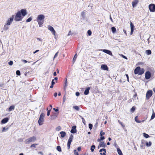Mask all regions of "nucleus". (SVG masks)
<instances>
[{"label": "nucleus", "mask_w": 155, "mask_h": 155, "mask_svg": "<svg viewBox=\"0 0 155 155\" xmlns=\"http://www.w3.org/2000/svg\"><path fill=\"white\" fill-rule=\"evenodd\" d=\"M118 122L121 125V126L122 127H125L124 125L120 120H118Z\"/></svg>", "instance_id": "nucleus-39"}, {"label": "nucleus", "mask_w": 155, "mask_h": 155, "mask_svg": "<svg viewBox=\"0 0 155 155\" xmlns=\"http://www.w3.org/2000/svg\"><path fill=\"white\" fill-rule=\"evenodd\" d=\"M73 139V136L72 134H71L70 136V137L68 140V142L67 143V147H68V149L69 150L70 148L71 144L72 141V139Z\"/></svg>", "instance_id": "nucleus-7"}, {"label": "nucleus", "mask_w": 155, "mask_h": 155, "mask_svg": "<svg viewBox=\"0 0 155 155\" xmlns=\"http://www.w3.org/2000/svg\"><path fill=\"white\" fill-rule=\"evenodd\" d=\"M61 135V137L62 138L64 137L66 135V133L64 131H61L60 133Z\"/></svg>", "instance_id": "nucleus-19"}, {"label": "nucleus", "mask_w": 155, "mask_h": 155, "mask_svg": "<svg viewBox=\"0 0 155 155\" xmlns=\"http://www.w3.org/2000/svg\"><path fill=\"white\" fill-rule=\"evenodd\" d=\"M45 114L44 113H42L40 116L38 120V123L40 125H42L43 124V122L44 121V117Z\"/></svg>", "instance_id": "nucleus-5"}, {"label": "nucleus", "mask_w": 155, "mask_h": 155, "mask_svg": "<svg viewBox=\"0 0 155 155\" xmlns=\"http://www.w3.org/2000/svg\"><path fill=\"white\" fill-rule=\"evenodd\" d=\"M45 16L43 15H40L37 17V20L40 27L42 26L44 22Z\"/></svg>", "instance_id": "nucleus-2"}, {"label": "nucleus", "mask_w": 155, "mask_h": 155, "mask_svg": "<svg viewBox=\"0 0 155 155\" xmlns=\"http://www.w3.org/2000/svg\"><path fill=\"white\" fill-rule=\"evenodd\" d=\"M76 126H74L72 127L71 129V132L73 134H74L77 132V130L76 129Z\"/></svg>", "instance_id": "nucleus-12"}, {"label": "nucleus", "mask_w": 155, "mask_h": 155, "mask_svg": "<svg viewBox=\"0 0 155 155\" xmlns=\"http://www.w3.org/2000/svg\"><path fill=\"white\" fill-rule=\"evenodd\" d=\"M72 34H73V33H71V31H70L69 32L68 34V36H69V35H72Z\"/></svg>", "instance_id": "nucleus-50"}, {"label": "nucleus", "mask_w": 155, "mask_h": 155, "mask_svg": "<svg viewBox=\"0 0 155 155\" xmlns=\"http://www.w3.org/2000/svg\"><path fill=\"white\" fill-rule=\"evenodd\" d=\"M130 25L131 30H132V31H134V25L131 22L130 23Z\"/></svg>", "instance_id": "nucleus-27"}, {"label": "nucleus", "mask_w": 155, "mask_h": 155, "mask_svg": "<svg viewBox=\"0 0 155 155\" xmlns=\"http://www.w3.org/2000/svg\"><path fill=\"white\" fill-rule=\"evenodd\" d=\"M98 126V123L96 122V123L95 124V125H94V127H95V128H96Z\"/></svg>", "instance_id": "nucleus-55"}, {"label": "nucleus", "mask_w": 155, "mask_h": 155, "mask_svg": "<svg viewBox=\"0 0 155 155\" xmlns=\"http://www.w3.org/2000/svg\"><path fill=\"white\" fill-rule=\"evenodd\" d=\"M9 119L8 118H5L3 119L1 121V123L2 124H5L8 121Z\"/></svg>", "instance_id": "nucleus-16"}, {"label": "nucleus", "mask_w": 155, "mask_h": 155, "mask_svg": "<svg viewBox=\"0 0 155 155\" xmlns=\"http://www.w3.org/2000/svg\"><path fill=\"white\" fill-rule=\"evenodd\" d=\"M48 29L51 32L52 34L55 36L56 32L53 28L50 25H48Z\"/></svg>", "instance_id": "nucleus-9"}, {"label": "nucleus", "mask_w": 155, "mask_h": 155, "mask_svg": "<svg viewBox=\"0 0 155 155\" xmlns=\"http://www.w3.org/2000/svg\"><path fill=\"white\" fill-rule=\"evenodd\" d=\"M151 76V73L149 71H147L145 73V78L146 79L148 80L149 79Z\"/></svg>", "instance_id": "nucleus-10"}, {"label": "nucleus", "mask_w": 155, "mask_h": 155, "mask_svg": "<svg viewBox=\"0 0 155 155\" xmlns=\"http://www.w3.org/2000/svg\"><path fill=\"white\" fill-rule=\"evenodd\" d=\"M101 68L104 70H108V68L106 64H102L101 66Z\"/></svg>", "instance_id": "nucleus-14"}, {"label": "nucleus", "mask_w": 155, "mask_h": 155, "mask_svg": "<svg viewBox=\"0 0 155 155\" xmlns=\"http://www.w3.org/2000/svg\"><path fill=\"white\" fill-rule=\"evenodd\" d=\"M38 145V144H37V143H34L33 144H32V145H31V146H30V147H34V148H36V146L37 145Z\"/></svg>", "instance_id": "nucleus-35"}, {"label": "nucleus", "mask_w": 155, "mask_h": 155, "mask_svg": "<svg viewBox=\"0 0 155 155\" xmlns=\"http://www.w3.org/2000/svg\"><path fill=\"white\" fill-rule=\"evenodd\" d=\"M126 76L127 78V81L129 82V76L127 74H126Z\"/></svg>", "instance_id": "nucleus-51"}, {"label": "nucleus", "mask_w": 155, "mask_h": 155, "mask_svg": "<svg viewBox=\"0 0 155 155\" xmlns=\"http://www.w3.org/2000/svg\"><path fill=\"white\" fill-rule=\"evenodd\" d=\"M135 109H136V108L134 107H132V108L131 109V111L132 112H134V111L135 110Z\"/></svg>", "instance_id": "nucleus-42"}, {"label": "nucleus", "mask_w": 155, "mask_h": 155, "mask_svg": "<svg viewBox=\"0 0 155 155\" xmlns=\"http://www.w3.org/2000/svg\"><path fill=\"white\" fill-rule=\"evenodd\" d=\"M39 51V50H36L35 51H34L33 52V53L34 54H35V53H37V52H38Z\"/></svg>", "instance_id": "nucleus-63"}, {"label": "nucleus", "mask_w": 155, "mask_h": 155, "mask_svg": "<svg viewBox=\"0 0 155 155\" xmlns=\"http://www.w3.org/2000/svg\"><path fill=\"white\" fill-rule=\"evenodd\" d=\"M90 88V87H88L86 89L84 92V94L85 95H87L89 94V91Z\"/></svg>", "instance_id": "nucleus-15"}, {"label": "nucleus", "mask_w": 155, "mask_h": 155, "mask_svg": "<svg viewBox=\"0 0 155 155\" xmlns=\"http://www.w3.org/2000/svg\"><path fill=\"white\" fill-rule=\"evenodd\" d=\"M16 74L18 75H20V71L19 70H17L16 71Z\"/></svg>", "instance_id": "nucleus-44"}, {"label": "nucleus", "mask_w": 155, "mask_h": 155, "mask_svg": "<svg viewBox=\"0 0 155 155\" xmlns=\"http://www.w3.org/2000/svg\"><path fill=\"white\" fill-rule=\"evenodd\" d=\"M110 20L112 22H113V19L111 17V15H110Z\"/></svg>", "instance_id": "nucleus-59"}, {"label": "nucleus", "mask_w": 155, "mask_h": 155, "mask_svg": "<svg viewBox=\"0 0 155 155\" xmlns=\"http://www.w3.org/2000/svg\"><path fill=\"white\" fill-rule=\"evenodd\" d=\"M84 14H85V12H82L81 13V15L83 16H84Z\"/></svg>", "instance_id": "nucleus-64"}, {"label": "nucleus", "mask_w": 155, "mask_h": 155, "mask_svg": "<svg viewBox=\"0 0 155 155\" xmlns=\"http://www.w3.org/2000/svg\"><path fill=\"white\" fill-rule=\"evenodd\" d=\"M95 148V146L94 145H92L91 147V152H93L94 151V149Z\"/></svg>", "instance_id": "nucleus-28"}, {"label": "nucleus", "mask_w": 155, "mask_h": 155, "mask_svg": "<svg viewBox=\"0 0 155 155\" xmlns=\"http://www.w3.org/2000/svg\"><path fill=\"white\" fill-rule=\"evenodd\" d=\"M77 58V54H76L74 56V57L73 58V63H74V62L75 61L76 59V58Z\"/></svg>", "instance_id": "nucleus-37"}, {"label": "nucleus", "mask_w": 155, "mask_h": 155, "mask_svg": "<svg viewBox=\"0 0 155 155\" xmlns=\"http://www.w3.org/2000/svg\"><path fill=\"white\" fill-rule=\"evenodd\" d=\"M51 111V110H48L47 113V115L48 116H49V115Z\"/></svg>", "instance_id": "nucleus-49"}, {"label": "nucleus", "mask_w": 155, "mask_h": 155, "mask_svg": "<svg viewBox=\"0 0 155 155\" xmlns=\"http://www.w3.org/2000/svg\"><path fill=\"white\" fill-rule=\"evenodd\" d=\"M138 0H134V1L132 2V5L133 7H134L138 3Z\"/></svg>", "instance_id": "nucleus-17"}, {"label": "nucleus", "mask_w": 155, "mask_h": 155, "mask_svg": "<svg viewBox=\"0 0 155 155\" xmlns=\"http://www.w3.org/2000/svg\"><path fill=\"white\" fill-rule=\"evenodd\" d=\"M152 143L151 142H149V143L146 142V145L147 147H149L151 145Z\"/></svg>", "instance_id": "nucleus-34"}, {"label": "nucleus", "mask_w": 155, "mask_h": 155, "mask_svg": "<svg viewBox=\"0 0 155 155\" xmlns=\"http://www.w3.org/2000/svg\"><path fill=\"white\" fill-rule=\"evenodd\" d=\"M32 20V18L31 17H30L27 19L26 20V22H28L31 21Z\"/></svg>", "instance_id": "nucleus-32"}, {"label": "nucleus", "mask_w": 155, "mask_h": 155, "mask_svg": "<svg viewBox=\"0 0 155 155\" xmlns=\"http://www.w3.org/2000/svg\"><path fill=\"white\" fill-rule=\"evenodd\" d=\"M149 8L151 12H155V5L151 4L149 5Z\"/></svg>", "instance_id": "nucleus-8"}, {"label": "nucleus", "mask_w": 155, "mask_h": 155, "mask_svg": "<svg viewBox=\"0 0 155 155\" xmlns=\"http://www.w3.org/2000/svg\"><path fill=\"white\" fill-rule=\"evenodd\" d=\"M9 25H7V24L6 23L5 24V25H4V27H3V29L5 31H6L8 30L9 28Z\"/></svg>", "instance_id": "nucleus-18"}, {"label": "nucleus", "mask_w": 155, "mask_h": 155, "mask_svg": "<svg viewBox=\"0 0 155 155\" xmlns=\"http://www.w3.org/2000/svg\"><path fill=\"white\" fill-rule=\"evenodd\" d=\"M106 145L104 143V142H101L100 144V147H105Z\"/></svg>", "instance_id": "nucleus-21"}, {"label": "nucleus", "mask_w": 155, "mask_h": 155, "mask_svg": "<svg viewBox=\"0 0 155 155\" xmlns=\"http://www.w3.org/2000/svg\"><path fill=\"white\" fill-rule=\"evenodd\" d=\"M155 117V114L153 110V113L151 117V119L152 120Z\"/></svg>", "instance_id": "nucleus-26"}, {"label": "nucleus", "mask_w": 155, "mask_h": 155, "mask_svg": "<svg viewBox=\"0 0 155 155\" xmlns=\"http://www.w3.org/2000/svg\"><path fill=\"white\" fill-rule=\"evenodd\" d=\"M144 71L143 68H141L140 67H137L134 69V73L136 74L142 75L143 74Z\"/></svg>", "instance_id": "nucleus-3"}, {"label": "nucleus", "mask_w": 155, "mask_h": 155, "mask_svg": "<svg viewBox=\"0 0 155 155\" xmlns=\"http://www.w3.org/2000/svg\"><path fill=\"white\" fill-rule=\"evenodd\" d=\"M75 95L76 96H78L80 95V93L79 92H76L75 93Z\"/></svg>", "instance_id": "nucleus-52"}, {"label": "nucleus", "mask_w": 155, "mask_h": 155, "mask_svg": "<svg viewBox=\"0 0 155 155\" xmlns=\"http://www.w3.org/2000/svg\"><path fill=\"white\" fill-rule=\"evenodd\" d=\"M51 119H54L55 118V117L54 116H51Z\"/></svg>", "instance_id": "nucleus-57"}, {"label": "nucleus", "mask_w": 155, "mask_h": 155, "mask_svg": "<svg viewBox=\"0 0 155 155\" xmlns=\"http://www.w3.org/2000/svg\"><path fill=\"white\" fill-rule=\"evenodd\" d=\"M73 108L75 110L78 111L79 110L80 108L78 106H74L73 107Z\"/></svg>", "instance_id": "nucleus-31"}, {"label": "nucleus", "mask_w": 155, "mask_h": 155, "mask_svg": "<svg viewBox=\"0 0 155 155\" xmlns=\"http://www.w3.org/2000/svg\"><path fill=\"white\" fill-rule=\"evenodd\" d=\"M21 61H22V62H24V63H27L28 62L26 60H24V59H22L21 60Z\"/></svg>", "instance_id": "nucleus-53"}, {"label": "nucleus", "mask_w": 155, "mask_h": 155, "mask_svg": "<svg viewBox=\"0 0 155 155\" xmlns=\"http://www.w3.org/2000/svg\"><path fill=\"white\" fill-rule=\"evenodd\" d=\"M87 34L89 36H90L91 34V32L90 30H88L87 31Z\"/></svg>", "instance_id": "nucleus-47"}, {"label": "nucleus", "mask_w": 155, "mask_h": 155, "mask_svg": "<svg viewBox=\"0 0 155 155\" xmlns=\"http://www.w3.org/2000/svg\"><path fill=\"white\" fill-rule=\"evenodd\" d=\"M57 93H56V92H55L54 93V96L55 97H56L57 95Z\"/></svg>", "instance_id": "nucleus-61"}, {"label": "nucleus", "mask_w": 155, "mask_h": 155, "mask_svg": "<svg viewBox=\"0 0 155 155\" xmlns=\"http://www.w3.org/2000/svg\"><path fill=\"white\" fill-rule=\"evenodd\" d=\"M88 126H89V128L90 129V130H91L92 129V127H93V125L92 124H89L88 125Z\"/></svg>", "instance_id": "nucleus-41"}, {"label": "nucleus", "mask_w": 155, "mask_h": 155, "mask_svg": "<svg viewBox=\"0 0 155 155\" xmlns=\"http://www.w3.org/2000/svg\"><path fill=\"white\" fill-rule=\"evenodd\" d=\"M27 14V12L26 9H22L20 11L18 12L15 16L13 15L11 17L9 18L5 23L7 24V25L10 26L12 24L14 18L15 21H21L23 18Z\"/></svg>", "instance_id": "nucleus-1"}, {"label": "nucleus", "mask_w": 155, "mask_h": 155, "mask_svg": "<svg viewBox=\"0 0 155 155\" xmlns=\"http://www.w3.org/2000/svg\"><path fill=\"white\" fill-rule=\"evenodd\" d=\"M104 136H101V137L100 138V139L101 140H102L104 139Z\"/></svg>", "instance_id": "nucleus-54"}, {"label": "nucleus", "mask_w": 155, "mask_h": 155, "mask_svg": "<svg viewBox=\"0 0 155 155\" xmlns=\"http://www.w3.org/2000/svg\"><path fill=\"white\" fill-rule=\"evenodd\" d=\"M8 64L11 66L13 64V62L12 61H10L8 63Z\"/></svg>", "instance_id": "nucleus-46"}, {"label": "nucleus", "mask_w": 155, "mask_h": 155, "mask_svg": "<svg viewBox=\"0 0 155 155\" xmlns=\"http://www.w3.org/2000/svg\"><path fill=\"white\" fill-rule=\"evenodd\" d=\"M143 135L144 137L146 138H148L150 137V136L148 134H146L145 133H143Z\"/></svg>", "instance_id": "nucleus-33"}, {"label": "nucleus", "mask_w": 155, "mask_h": 155, "mask_svg": "<svg viewBox=\"0 0 155 155\" xmlns=\"http://www.w3.org/2000/svg\"><path fill=\"white\" fill-rule=\"evenodd\" d=\"M6 128L5 127H3L2 130V132H4L5 131Z\"/></svg>", "instance_id": "nucleus-58"}, {"label": "nucleus", "mask_w": 155, "mask_h": 155, "mask_svg": "<svg viewBox=\"0 0 155 155\" xmlns=\"http://www.w3.org/2000/svg\"><path fill=\"white\" fill-rule=\"evenodd\" d=\"M57 149L59 152H61V147L59 146H58L57 147Z\"/></svg>", "instance_id": "nucleus-36"}, {"label": "nucleus", "mask_w": 155, "mask_h": 155, "mask_svg": "<svg viewBox=\"0 0 155 155\" xmlns=\"http://www.w3.org/2000/svg\"><path fill=\"white\" fill-rule=\"evenodd\" d=\"M58 51L55 54L54 56V59L55 58L57 57V56L58 55Z\"/></svg>", "instance_id": "nucleus-48"}, {"label": "nucleus", "mask_w": 155, "mask_h": 155, "mask_svg": "<svg viewBox=\"0 0 155 155\" xmlns=\"http://www.w3.org/2000/svg\"><path fill=\"white\" fill-rule=\"evenodd\" d=\"M153 94V91L151 90L148 91L146 94V98L147 100H148Z\"/></svg>", "instance_id": "nucleus-6"}, {"label": "nucleus", "mask_w": 155, "mask_h": 155, "mask_svg": "<svg viewBox=\"0 0 155 155\" xmlns=\"http://www.w3.org/2000/svg\"><path fill=\"white\" fill-rule=\"evenodd\" d=\"M37 140V138L35 136H33L26 139L24 141L25 144H28L31 142H34Z\"/></svg>", "instance_id": "nucleus-4"}, {"label": "nucleus", "mask_w": 155, "mask_h": 155, "mask_svg": "<svg viewBox=\"0 0 155 155\" xmlns=\"http://www.w3.org/2000/svg\"><path fill=\"white\" fill-rule=\"evenodd\" d=\"M55 84V82H54V80L53 79L51 81V84H52V85H54Z\"/></svg>", "instance_id": "nucleus-56"}, {"label": "nucleus", "mask_w": 155, "mask_h": 155, "mask_svg": "<svg viewBox=\"0 0 155 155\" xmlns=\"http://www.w3.org/2000/svg\"><path fill=\"white\" fill-rule=\"evenodd\" d=\"M61 129V127L60 126H58L56 128V130L57 131H59Z\"/></svg>", "instance_id": "nucleus-38"}, {"label": "nucleus", "mask_w": 155, "mask_h": 155, "mask_svg": "<svg viewBox=\"0 0 155 155\" xmlns=\"http://www.w3.org/2000/svg\"><path fill=\"white\" fill-rule=\"evenodd\" d=\"M15 109V106L14 105H12L10 107H9L8 110L9 111H11L12 110H13Z\"/></svg>", "instance_id": "nucleus-22"}, {"label": "nucleus", "mask_w": 155, "mask_h": 155, "mask_svg": "<svg viewBox=\"0 0 155 155\" xmlns=\"http://www.w3.org/2000/svg\"><path fill=\"white\" fill-rule=\"evenodd\" d=\"M105 134V133L104 132H103L102 131H101L100 133V135L101 136H102L103 135H104Z\"/></svg>", "instance_id": "nucleus-45"}, {"label": "nucleus", "mask_w": 155, "mask_h": 155, "mask_svg": "<svg viewBox=\"0 0 155 155\" xmlns=\"http://www.w3.org/2000/svg\"><path fill=\"white\" fill-rule=\"evenodd\" d=\"M74 155H78V152L76 150H74Z\"/></svg>", "instance_id": "nucleus-40"}, {"label": "nucleus", "mask_w": 155, "mask_h": 155, "mask_svg": "<svg viewBox=\"0 0 155 155\" xmlns=\"http://www.w3.org/2000/svg\"><path fill=\"white\" fill-rule=\"evenodd\" d=\"M117 152L118 153L119 155H123V153L122 152V151L120 150L119 148H118L117 149Z\"/></svg>", "instance_id": "nucleus-23"}, {"label": "nucleus", "mask_w": 155, "mask_h": 155, "mask_svg": "<svg viewBox=\"0 0 155 155\" xmlns=\"http://www.w3.org/2000/svg\"><path fill=\"white\" fill-rule=\"evenodd\" d=\"M79 117L82 119V122L83 123L84 125H85V124H86L84 118L83 117L79 115Z\"/></svg>", "instance_id": "nucleus-29"}, {"label": "nucleus", "mask_w": 155, "mask_h": 155, "mask_svg": "<svg viewBox=\"0 0 155 155\" xmlns=\"http://www.w3.org/2000/svg\"><path fill=\"white\" fill-rule=\"evenodd\" d=\"M66 100V96H65V94L64 95L63 97V103H64Z\"/></svg>", "instance_id": "nucleus-43"}, {"label": "nucleus", "mask_w": 155, "mask_h": 155, "mask_svg": "<svg viewBox=\"0 0 155 155\" xmlns=\"http://www.w3.org/2000/svg\"><path fill=\"white\" fill-rule=\"evenodd\" d=\"M137 118H138L137 116H136L135 118V120L136 122L138 123H140L142 122H143L144 121L143 120L142 121H140V120H137Z\"/></svg>", "instance_id": "nucleus-20"}, {"label": "nucleus", "mask_w": 155, "mask_h": 155, "mask_svg": "<svg viewBox=\"0 0 155 155\" xmlns=\"http://www.w3.org/2000/svg\"><path fill=\"white\" fill-rule=\"evenodd\" d=\"M100 51H103V52L110 55V56H112L113 54L112 52L110 50L107 49H101Z\"/></svg>", "instance_id": "nucleus-11"}, {"label": "nucleus", "mask_w": 155, "mask_h": 155, "mask_svg": "<svg viewBox=\"0 0 155 155\" xmlns=\"http://www.w3.org/2000/svg\"><path fill=\"white\" fill-rule=\"evenodd\" d=\"M146 53L148 55L150 54H151V51L150 50H148L146 51Z\"/></svg>", "instance_id": "nucleus-30"}, {"label": "nucleus", "mask_w": 155, "mask_h": 155, "mask_svg": "<svg viewBox=\"0 0 155 155\" xmlns=\"http://www.w3.org/2000/svg\"><path fill=\"white\" fill-rule=\"evenodd\" d=\"M100 154L101 155H106L105 153L106 152V150L105 149H101L100 150Z\"/></svg>", "instance_id": "nucleus-13"}, {"label": "nucleus", "mask_w": 155, "mask_h": 155, "mask_svg": "<svg viewBox=\"0 0 155 155\" xmlns=\"http://www.w3.org/2000/svg\"><path fill=\"white\" fill-rule=\"evenodd\" d=\"M53 110L55 111V112H57L58 111V109H55V108H54Z\"/></svg>", "instance_id": "nucleus-62"}, {"label": "nucleus", "mask_w": 155, "mask_h": 155, "mask_svg": "<svg viewBox=\"0 0 155 155\" xmlns=\"http://www.w3.org/2000/svg\"><path fill=\"white\" fill-rule=\"evenodd\" d=\"M78 151H80L81 150V148L80 147H79L78 148Z\"/></svg>", "instance_id": "nucleus-60"}, {"label": "nucleus", "mask_w": 155, "mask_h": 155, "mask_svg": "<svg viewBox=\"0 0 155 155\" xmlns=\"http://www.w3.org/2000/svg\"><path fill=\"white\" fill-rule=\"evenodd\" d=\"M68 85V82L67 81V79H66V81L65 82L64 85V90H66V88L67 86Z\"/></svg>", "instance_id": "nucleus-25"}, {"label": "nucleus", "mask_w": 155, "mask_h": 155, "mask_svg": "<svg viewBox=\"0 0 155 155\" xmlns=\"http://www.w3.org/2000/svg\"><path fill=\"white\" fill-rule=\"evenodd\" d=\"M111 30L113 33H115L116 31V29L114 27H113L111 28Z\"/></svg>", "instance_id": "nucleus-24"}]
</instances>
